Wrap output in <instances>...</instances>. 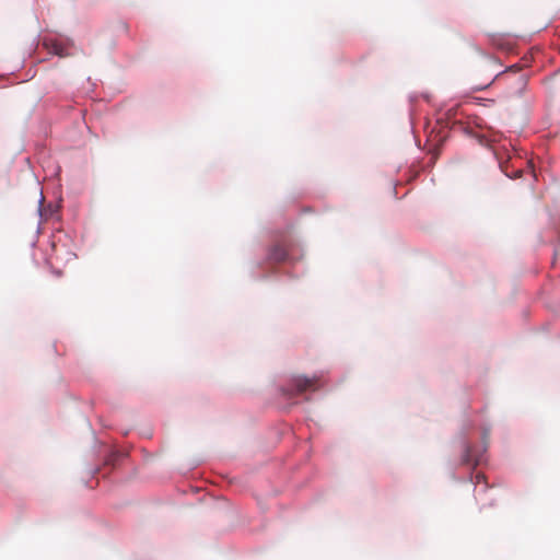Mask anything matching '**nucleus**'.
<instances>
[{
    "mask_svg": "<svg viewBox=\"0 0 560 560\" xmlns=\"http://www.w3.org/2000/svg\"><path fill=\"white\" fill-rule=\"evenodd\" d=\"M293 388L283 389V394L288 397L302 395L306 392H315L319 388V380L316 377L295 376L292 380Z\"/></svg>",
    "mask_w": 560,
    "mask_h": 560,
    "instance_id": "obj_1",
    "label": "nucleus"
},
{
    "mask_svg": "<svg viewBox=\"0 0 560 560\" xmlns=\"http://www.w3.org/2000/svg\"><path fill=\"white\" fill-rule=\"evenodd\" d=\"M500 67H501V63L499 62V60L497 58H494L492 56H485L482 58V61L480 65V70L482 72H488L489 77H491V79L485 84L475 85L474 89L480 91V90H483V89L490 86L492 84V82L494 81V79L503 73L502 71H500Z\"/></svg>",
    "mask_w": 560,
    "mask_h": 560,
    "instance_id": "obj_2",
    "label": "nucleus"
},
{
    "mask_svg": "<svg viewBox=\"0 0 560 560\" xmlns=\"http://www.w3.org/2000/svg\"><path fill=\"white\" fill-rule=\"evenodd\" d=\"M287 257H288L287 248L280 244L272 246L268 254V259L273 262L285 261Z\"/></svg>",
    "mask_w": 560,
    "mask_h": 560,
    "instance_id": "obj_3",
    "label": "nucleus"
},
{
    "mask_svg": "<svg viewBox=\"0 0 560 560\" xmlns=\"http://www.w3.org/2000/svg\"><path fill=\"white\" fill-rule=\"evenodd\" d=\"M46 46L51 54L57 55L59 57H66L69 55L67 52L65 45L60 42L49 40L46 43Z\"/></svg>",
    "mask_w": 560,
    "mask_h": 560,
    "instance_id": "obj_4",
    "label": "nucleus"
},
{
    "mask_svg": "<svg viewBox=\"0 0 560 560\" xmlns=\"http://www.w3.org/2000/svg\"><path fill=\"white\" fill-rule=\"evenodd\" d=\"M462 460H463V464H465V465H471V464L478 465V463H479V459L472 458L471 448L469 446L465 447V452H464Z\"/></svg>",
    "mask_w": 560,
    "mask_h": 560,
    "instance_id": "obj_5",
    "label": "nucleus"
},
{
    "mask_svg": "<svg viewBox=\"0 0 560 560\" xmlns=\"http://www.w3.org/2000/svg\"><path fill=\"white\" fill-rule=\"evenodd\" d=\"M483 479H485V476H483V475H481V474H477V475H476V482H477V483L481 482Z\"/></svg>",
    "mask_w": 560,
    "mask_h": 560,
    "instance_id": "obj_6",
    "label": "nucleus"
},
{
    "mask_svg": "<svg viewBox=\"0 0 560 560\" xmlns=\"http://www.w3.org/2000/svg\"><path fill=\"white\" fill-rule=\"evenodd\" d=\"M501 167H502L503 172L505 173V175L511 176V175L509 174V172L506 171V168L503 166V164H501Z\"/></svg>",
    "mask_w": 560,
    "mask_h": 560,
    "instance_id": "obj_7",
    "label": "nucleus"
}]
</instances>
